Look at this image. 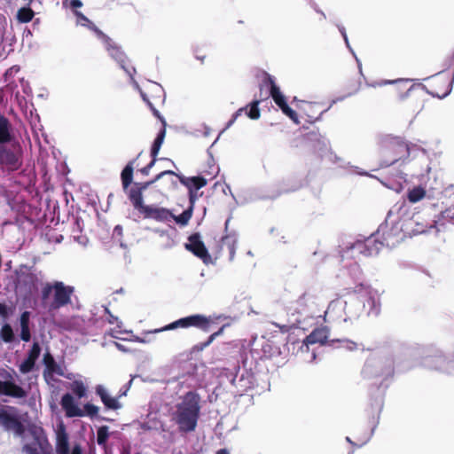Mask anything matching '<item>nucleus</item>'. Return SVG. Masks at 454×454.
<instances>
[{
    "mask_svg": "<svg viewBox=\"0 0 454 454\" xmlns=\"http://www.w3.org/2000/svg\"><path fill=\"white\" fill-rule=\"evenodd\" d=\"M404 209L405 202L393 206L387 212L385 221L369 237L364 240L348 242L341 247V258H355L356 254L375 256L384 247H395L406 237L405 230L409 228V224L403 223V221Z\"/></svg>",
    "mask_w": 454,
    "mask_h": 454,
    "instance_id": "f257e3e1",
    "label": "nucleus"
},
{
    "mask_svg": "<svg viewBox=\"0 0 454 454\" xmlns=\"http://www.w3.org/2000/svg\"><path fill=\"white\" fill-rule=\"evenodd\" d=\"M393 352L389 348H380L374 350L364 363L362 375L364 379L373 380L369 389L370 407L380 414L386 390L389 383L388 379L394 375Z\"/></svg>",
    "mask_w": 454,
    "mask_h": 454,
    "instance_id": "f03ea898",
    "label": "nucleus"
},
{
    "mask_svg": "<svg viewBox=\"0 0 454 454\" xmlns=\"http://www.w3.org/2000/svg\"><path fill=\"white\" fill-rule=\"evenodd\" d=\"M200 396L195 391H188L176 406L173 419L182 433L195 430L200 414Z\"/></svg>",
    "mask_w": 454,
    "mask_h": 454,
    "instance_id": "7ed1b4c3",
    "label": "nucleus"
},
{
    "mask_svg": "<svg viewBox=\"0 0 454 454\" xmlns=\"http://www.w3.org/2000/svg\"><path fill=\"white\" fill-rule=\"evenodd\" d=\"M142 152L138 153L136 159L129 160L121 172V181L124 192L128 196L131 204L136 202L144 201L143 192L147 190L153 184L163 178L165 176L176 175L173 170H164L159 173L150 181L146 182H135L133 183L134 176V165L137 160L141 156Z\"/></svg>",
    "mask_w": 454,
    "mask_h": 454,
    "instance_id": "20e7f679",
    "label": "nucleus"
},
{
    "mask_svg": "<svg viewBox=\"0 0 454 454\" xmlns=\"http://www.w3.org/2000/svg\"><path fill=\"white\" fill-rule=\"evenodd\" d=\"M23 165V149L18 139L0 144V166L8 172L19 170Z\"/></svg>",
    "mask_w": 454,
    "mask_h": 454,
    "instance_id": "39448f33",
    "label": "nucleus"
},
{
    "mask_svg": "<svg viewBox=\"0 0 454 454\" xmlns=\"http://www.w3.org/2000/svg\"><path fill=\"white\" fill-rule=\"evenodd\" d=\"M53 292V301L50 308L57 309L71 303V296L74 292V286H66L61 281H55L53 284L46 283L42 289V301H46Z\"/></svg>",
    "mask_w": 454,
    "mask_h": 454,
    "instance_id": "423d86ee",
    "label": "nucleus"
},
{
    "mask_svg": "<svg viewBox=\"0 0 454 454\" xmlns=\"http://www.w3.org/2000/svg\"><path fill=\"white\" fill-rule=\"evenodd\" d=\"M421 364L425 368L445 374L454 373V357L440 349H431L422 357Z\"/></svg>",
    "mask_w": 454,
    "mask_h": 454,
    "instance_id": "0eeeda50",
    "label": "nucleus"
},
{
    "mask_svg": "<svg viewBox=\"0 0 454 454\" xmlns=\"http://www.w3.org/2000/svg\"><path fill=\"white\" fill-rule=\"evenodd\" d=\"M197 327L204 332H208L210 327V320L204 315L193 314L184 317H181L163 327L157 328L147 332V333H158L165 331L175 330L176 328Z\"/></svg>",
    "mask_w": 454,
    "mask_h": 454,
    "instance_id": "6e6552de",
    "label": "nucleus"
},
{
    "mask_svg": "<svg viewBox=\"0 0 454 454\" xmlns=\"http://www.w3.org/2000/svg\"><path fill=\"white\" fill-rule=\"evenodd\" d=\"M313 304V297L307 293L301 295L289 308V310H293L292 317L293 320H290L291 325L289 327H301V324L307 317L311 315L310 306ZM284 328H287V325H283Z\"/></svg>",
    "mask_w": 454,
    "mask_h": 454,
    "instance_id": "1a4fd4ad",
    "label": "nucleus"
},
{
    "mask_svg": "<svg viewBox=\"0 0 454 454\" xmlns=\"http://www.w3.org/2000/svg\"><path fill=\"white\" fill-rule=\"evenodd\" d=\"M305 145L311 147L320 158H329L333 153L329 139L317 130H312L303 136Z\"/></svg>",
    "mask_w": 454,
    "mask_h": 454,
    "instance_id": "9d476101",
    "label": "nucleus"
},
{
    "mask_svg": "<svg viewBox=\"0 0 454 454\" xmlns=\"http://www.w3.org/2000/svg\"><path fill=\"white\" fill-rule=\"evenodd\" d=\"M132 206L146 219H153L157 222L166 223L172 220L173 217V213L166 207L145 205L144 201L136 202L132 204Z\"/></svg>",
    "mask_w": 454,
    "mask_h": 454,
    "instance_id": "9b49d317",
    "label": "nucleus"
},
{
    "mask_svg": "<svg viewBox=\"0 0 454 454\" xmlns=\"http://www.w3.org/2000/svg\"><path fill=\"white\" fill-rule=\"evenodd\" d=\"M403 223H408L409 228L405 230V236H412L422 233L430 232L432 229L434 227H430V225H434L433 221L430 223H423L419 221V215H416L413 213L409 212L407 206L405 205V209L403 211Z\"/></svg>",
    "mask_w": 454,
    "mask_h": 454,
    "instance_id": "f8f14e48",
    "label": "nucleus"
},
{
    "mask_svg": "<svg viewBox=\"0 0 454 454\" xmlns=\"http://www.w3.org/2000/svg\"><path fill=\"white\" fill-rule=\"evenodd\" d=\"M345 308L343 309L342 321L353 324L364 312V304L361 297L353 294L348 300H344Z\"/></svg>",
    "mask_w": 454,
    "mask_h": 454,
    "instance_id": "ddd939ff",
    "label": "nucleus"
},
{
    "mask_svg": "<svg viewBox=\"0 0 454 454\" xmlns=\"http://www.w3.org/2000/svg\"><path fill=\"white\" fill-rule=\"evenodd\" d=\"M184 247L201 259L204 263L207 264L211 262V256L199 232H194L189 236L188 242L184 244Z\"/></svg>",
    "mask_w": 454,
    "mask_h": 454,
    "instance_id": "4468645a",
    "label": "nucleus"
},
{
    "mask_svg": "<svg viewBox=\"0 0 454 454\" xmlns=\"http://www.w3.org/2000/svg\"><path fill=\"white\" fill-rule=\"evenodd\" d=\"M5 380H0V396H9L15 399H24L27 391L12 380L11 373L6 372Z\"/></svg>",
    "mask_w": 454,
    "mask_h": 454,
    "instance_id": "2eb2a0df",
    "label": "nucleus"
},
{
    "mask_svg": "<svg viewBox=\"0 0 454 454\" xmlns=\"http://www.w3.org/2000/svg\"><path fill=\"white\" fill-rule=\"evenodd\" d=\"M391 140H392L391 144L396 147V149H395V156L396 157L391 160H381L380 163V168H387L391 165H395V164L398 163L399 161L404 162L405 160L410 155L411 148H410V145L406 142H404L400 137H393V138H391Z\"/></svg>",
    "mask_w": 454,
    "mask_h": 454,
    "instance_id": "dca6fc26",
    "label": "nucleus"
},
{
    "mask_svg": "<svg viewBox=\"0 0 454 454\" xmlns=\"http://www.w3.org/2000/svg\"><path fill=\"white\" fill-rule=\"evenodd\" d=\"M362 300L364 304V312L367 317H377L380 314V297L376 290H369L366 298Z\"/></svg>",
    "mask_w": 454,
    "mask_h": 454,
    "instance_id": "f3484780",
    "label": "nucleus"
},
{
    "mask_svg": "<svg viewBox=\"0 0 454 454\" xmlns=\"http://www.w3.org/2000/svg\"><path fill=\"white\" fill-rule=\"evenodd\" d=\"M0 425L6 430L13 431L18 435H21L25 431L21 421L16 416L8 413L5 410L0 411Z\"/></svg>",
    "mask_w": 454,
    "mask_h": 454,
    "instance_id": "a211bd4d",
    "label": "nucleus"
},
{
    "mask_svg": "<svg viewBox=\"0 0 454 454\" xmlns=\"http://www.w3.org/2000/svg\"><path fill=\"white\" fill-rule=\"evenodd\" d=\"M263 82L268 86L269 95L272 98L275 104L282 108L287 104L286 96L281 92L280 88L276 84L275 78L270 74L266 73Z\"/></svg>",
    "mask_w": 454,
    "mask_h": 454,
    "instance_id": "6ab92c4d",
    "label": "nucleus"
},
{
    "mask_svg": "<svg viewBox=\"0 0 454 454\" xmlns=\"http://www.w3.org/2000/svg\"><path fill=\"white\" fill-rule=\"evenodd\" d=\"M433 223L434 225H430V227H434L436 232L443 231L447 223L454 225V204L451 203L445 209L442 210L440 214L434 217Z\"/></svg>",
    "mask_w": 454,
    "mask_h": 454,
    "instance_id": "aec40b11",
    "label": "nucleus"
},
{
    "mask_svg": "<svg viewBox=\"0 0 454 454\" xmlns=\"http://www.w3.org/2000/svg\"><path fill=\"white\" fill-rule=\"evenodd\" d=\"M43 362L45 366L43 371V377L45 379L52 377L53 374L71 379L69 376L65 374L62 367L56 363L54 357L50 352H46L43 355Z\"/></svg>",
    "mask_w": 454,
    "mask_h": 454,
    "instance_id": "412c9836",
    "label": "nucleus"
},
{
    "mask_svg": "<svg viewBox=\"0 0 454 454\" xmlns=\"http://www.w3.org/2000/svg\"><path fill=\"white\" fill-rule=\"evenodd\" d=\"M115 61L118 62L120 67L129 76L130 82L133 86L141 93L143 91L134 78L136 68L130 64L129 60L124 59L122 53L119 51V48L115 45Z\"/></svg>",
    "mask_w": 454,
    "mask_h": 454,
    "instance_id": "4be33fe9",
    "label": "nucleus"
},
{
    "mask_svg": "<svg viewBox=\"0 0 454 454\" xmlns=\"http://www.w3.org/2000/svg\"><path fill=\"white\" fill-rule=\"evenodd\" d=\"M60 404L66 412V416L68 418L82 417L84 415L83 411L78 407L74 397L68 393L62 396Z\"/></svg>",
    "mask_w": 454,
    "mask_h": 454,
    "instance_id": "5701e85b",
    "label": "nucleus"
},
{
    "mask_svg": "<svg viewBox=\"0 0 454 454\" xmlns=\"http://www.w3.org/2000/svg\"><path fill=\"white\" fill-rule=\"evenodd\" d=\"M179 182L187 187L188 190L199 191L200 188L207 185V181L202 176H194L186 177L182 174L176 173L175 175Z\"/></svg>",
    "mask_w": 454,
    "mask_h": 454,
    "instance_id": "b1692460",
    "label": "nucleus"
},
{
    "mask_svg": "<svg viewBox=\"0 0 454 454\" xmlns=\"http://www.w3.org/2000/svg\"><path fill=\"white\" fill-rule=\"evenodd\" d=\"M15 137L12 132V125L10 120L0 113V144L11 143Z\"/></svg>",
    "mask_w": 454,
    "mask_h": 454,
    "instance_id": "393cba45",
    "label": "nucleus"
},
{
    "mask_svg": "<svg viewBox=\"0 0 454 454\" xmlns=\"http://www.w3.org/2000/svg\"><path fill=\"white\" fill-rule=\"evenodd\" d=\"M344 308V300L340 298L333 300L329 303L327 309L325 311V316L333 320L342 321Z\"/></svg>",
    "mask_w": 454,
    "mask_h": 454,
    "instance_id": "a878e982",
    "label": "nucleus"
},
{
    "mask_svg": "<svg viewBox=\"0 0 454 454\" xmlns=\"http://www.w3.org/2000/svg\"><path fill=\"white\" fill-rule=\"evenodd\" d=\"M328 333L325 328L314 329L305 339L303 345L309 348V344L319 343L324 345L327 343Z\"/></svg>",
    "mask_w": 454,
    "mask_h": 454,
    "instance_id": "bb28decb",
    "label": "nucleus"
},
{
    "mask_svg": "<svg viewBox=\"0 0 454 454\" xmlns=\"http://www.w3.org/2000/svg\"><path fill=\"white\" fill-rule=\"evenodd\" d=\"M56 450L58 454H69L68 434L64 425L57 431Z\"/></svg>",
    "mask_w": 454,
    "mask_h": 454,
    "instance_id": "cd10ccee",
    "label": "nucleus"
},
{
    "mask_svg": "<svg viewBox=\"0 0 454 454\" xmlns=\"http://www.w3.org/2000/svg\"><path fill=\"white\" fill-rule=\"evenodd\" d=\"M328 160L334 164H338L339 167L341 168H354L356 173L359 176L375 177L373 175L370 174L369 172L363 170L358 167L351 165L350 162L345 161L342 158L336 155L333 152L330 153Z\"/></svg>",
    "mask_w": 454,
    "mask_h": 454,
    "instance_id": "c85d7f7f",
    "label": "nucleus"
},
{
    "mask_svg": "<svg viewBox=\"0 0 454 454\" xmlns=\"http://www.w3.org/2000/svg\"><path fill=\"white\" fill-rule=\"evenodd\" d=\"M380 414H378V413L375 411V410H371V419H370V423L372 425V429H371L370 434H369L367 436H365V437H364L363 439H361V440H360V441H361V442H360V443H356V442H353V441L351 440V438H350V437H348V436H347V437H346V441H347L348 443H350L351 445L356 446V447H362V446H364V444H366V443L370 441V439L372 438V435H373V434H374V430H375V428L377 427V426H378V424H379V421H380Z\"/></svg>",
    "mask_w": 454,
    "mask_h": 454,
    "instance_id": "c756f323",
    "label": "nucleus"
},
{
    "mask_svg": "<svg viewBox=\"0 0 454 454\" xmlns=\"http://www.w3.org/2000/svg\"><path fill=\"white\" fill-rule=\"evenodd\" d=\"M43 441L39 436H35L32 442L23 446L22 451L24 454H43Z\"/></svg>",
    "mask_w": 454,
    "mask_h": 454,
    "instance_id": "7c9ffc66",
    "label": "nucleus"
},
{
    "mask_svg": "<svg viewBox=\"0 0 454 454\" xmlns=\"http://www.w3.org/2000/svg\"><path fill=\"white\" fill-rule=\"evenodd\" d=\"M165 136L166 127L162 125L151 146L150 155L152 158L157 159V155L159 154L160 149L164 142Z\"/></svg>",
    "mask_w": 454,
    "mask_h": 454,
    "instance_id": "2f4dec72",
    "label": "nucleus"
},
{
    "mask_svg": "<svg viewBox=\"0 0 454 454\" xmlns=\"http://www.w3.org/2000/svg\"><path fill=\"white\" fill-rule=\"evenodd\" d=\"M233 370H234L233 372L231 371L229 373H226V377L229 380V381L231 382V384L232 386L239 385L241 387H247V386L246 381L248 382V380H247V378L245 377L244 373H242L240 375V377L239 378V380H238V374L240 371L239 366H234Z\"/></svg>",
    "mask_w": 454,
    "mask_h": 454,
    "instance_id": "473e14b6",
    "label": "nucleus"
},
{
    "mask_svg": "<svg viewBox=\"0 0 454 454\" xmlns=\"http://www.w3.org/2000/svg\"><path fill=\"white\" fill-rule=\"evenodd\" d=\"M427 192L421 185H416L409 188L407 191V200L411 203H416L426 197Z\"/></svg>",
    "mask_w": 454,
    "mask_h": 454,
    "instance_id": "72a5a7b5",
    "label": "nucleus"
},
{
    "mask_svg": "<svg viewBox=\"0 0 454 454\" xmlns=\"http://www.w3.org/2000/svg\"><path fill=\"white\" fill-rule=\"evenodd\" d=\"M328 345L333 348H343L347 350L352 351L357 348V344L350 340L334 339L328 342Z\"/></svg>",
    "mask_w": 454,
    "mask_h": 454,
    "instance_id": "f704fd0d",
    "label": "nucleus"
},
{
    "mask_svg": "<svg viewBox=\"0 0 454 454\" xmlns=\"http://www.w3.org/2000/svg\"><path fill=\"white\" fill-rule=\"evenodd\" d=\"M35 16L34 11L30 7H21L17 12V20L20 23L30 22Z\"/></svg>",
    "mask_w": 454,
    "mask_h": 454,
    "instance_id": "c9c22d12",
    "label": "nucleus"
},
{
    "mask_svg": "<svg viewBox=\"0 0 454 454\" xmlns=\"http://www.w3.org/2000/svg\"><path fill=\"white\" fill-rule=\"evenodd\" d=\"M192 213L193 209L187 207L178 215H175L173 214L172 220H174L180 226H185L192 218Z\"/></svg>",
    "mask_w": 454,
    "mask_h": 454,
    "instance_id": "e433bc0d",
    "label": "nucleus"
},
{
    "mask_svg": "<svg viewBox=\"0 0 454 454\" xmlns=\"http://www.w3.org/2000/svg\"><path fill=\"white\" fill-rule=\"evenodd\" d=\"M259 104L260 100L254 99L250 104H248L247 111L246 112V114L247 117H249L252 120H258L261 116V112L259 109Z\"/></svg>",
    "mask_w": 454,
    "mask_h": 454,
    "instance_id": "4c0bfd02",
    "label": "nucleus"
},
{
    "mask_svg": "<svg viewBox=\"0 0 454 454\" xmlns=\"http://www.w3.org/2000/svg\"><path fill=\"white\" fill-rule=\"evenodd\" d=\"M141 98H142L143 101H145L146 103V105L149 106V108L152 111L153 116H155L161 122V124L164 127H166L167 126V122H166L165 118L161 115V114L159 112V110H157L155 108L153 104L150 101V99L148 98L147 95L144 91H141Z\"/></svg>",
    "mask_w": 454,
    "mask_h": 454,
    "instance_id": "58836bf2",
    "label": "nucleus"
},
{
    "mask_svg": "<svg viewBox=\"0 0 454 454\" xmlns=\"http://www.w3.org/2000/svg\"><path fill=\"white\" fill-rule=\"evenodd\" d=\"M224 327H225V325H223L218 331H216L215 333H214L210 336H208V338L206 341L200 342V343L196 344L193 347V349L196 351H202L204 348L208 347L217 336H219L223 333Z\"/></svg>",
    "mask_w": 454,
    "mask_h": 454,
    "instance_id": "ea45409f",
    "label": "nucleus"
},
{
    "mask_svg": "<svg viewBox=\"0 0 454 454\" xmlns=\"http://www.w3.org/2000/svg\"><path fill=\"white\" fill-rule=\"evenodd\" d=\"M108 437V427L106 426L100 427L97 432V442L98 445L102 446L105 449L106 453H107L106 442Z\"/></svg>",
    "mask_w": 454,
    "mask_h": 454,
    "instance_id": "a19ab883",
    "label": "nucleus"
},
{
    "mask_svg": "<svg viewBox=\"0 0 454 454\" xmlns=\"http://www.w3.org/2000/svg\"><path fill=\"white\" fill-rule=\"evenodd\" d=\"M96 392L100 396L102 402L107 408L114 409V398L107 395L104 387L98 385L96 387Z\"/></svg>",
    "mask_w": 454,
    "mask_h": 454,
    "instance_id": "79ce46f5",
    "label": "nucleus"
},
{
    "mask_svg": "<svg viewBox=\"0 0 454 454\" xmlns=\"http://www.w3.org/2000/svg\"><path fill=\"white\" fill-rule=\"evenodd\" d=\"M1 337L4 342H12L14 339L13 331L9 324H5L1 329Z\"/></svg>",
    "mask_w": 454,
    "mask_h": 454,
    "instance_id": "37998d69",
    "label": "nucleus"
},
{
    "mask_svg": "<svg viewBox=\"0 0 454 454\" xmlns=\"http://www.w3.org/2000/svg\"><path fill=\"white\" fill-rule=\"evenodd\" d=\"M222 241L228 248H231V245H233V247H236L238 243V234L235 231L226 234L223 237Z\"/></svg>",
    "mask_w": 454,
    "mask_h": 454,
    "instance_id": "c03bdc74",
    "label": "nucleus"
},
{
    "mask_svg": "<svg viewBox=\"0 0 454 454\" xmlns=\"http://www.w3.org/2000/svg\"><path fill=\"white\" fill-rule=\"evenodd\" d=\"M349 275L355 282H357L361 279L362 271L360 266L356 263H351L348 269Z\"/></svg>",
    "mask_w": 454,
    "mask_h": 454,
    "instance_id": "a18cd8bd",
    "label": "nucleus"
},
{
    "mask_svg": "<svg viewBox=\"0 0 454 454\" xmlns=\"http://www.w3.org/2000/svg\"><path fill=\"white\" fill-rule=\"evenodd\" d=\"M35 364V361L27 357L20 365V372L23 374L30 372Z\"/></svg>",
    "mask_w": 454,
    "mask_h": 454,
    "instance_id": "49530a36",
    "label": "nucleus"
},
{
    "mask_svg": "<svg viewBox=\"0 0 454 454\" xmlns=\"http://www.w3.org/2000/svg\"><path fill=\"white\" fill-rule=\"evenodd\" d=\"M410 82H411L410 79L382 80L380 82H374V83L368 84V85L372 86V87H376V86H383V85H387V84L396 83V84H398L400 86L401 84L408 83Z\"/></svg>",
    "mask_w": 454,
    "mask_h": 454,
    "instance_id": "de8ad7c7",
    "label": "nucleus"
},
{
    "mask_svg": "<svg viewBox=\"0 0 454 454\" xmlns=\"http://www.w3.org/2000/svg\"><path fill=\"white\" fill-rule=\"evenodd\" d=\"M282 113L286 115L287 117H289L295 124H299V119H298V114H296V112L292 109L288 104L285 105L282 108H280Z\"/></svg>",
    "mask_w": 454,
    "mask_h": 454,
    "instance_id": "09e8293b",
    "label": "nucleus"
},
{
    "mask_svg": "<svg viewBox=\"0 0 454 454\" xmlns=\"http://www.w3.org/2000/svg\"><path fill=\"white\" fill-rule=\"evenodd\" d=\"M72 390L78 397H83L86 394V387L82 381H74L72 386Z\"/></svg>",
    "mask_w": 454,
    "mask_h": 454,
    "instance_id": "8fccbe9b",
    "label": "nucleus"
},
{
    "mask_svg": "<svg viewBox=\"0 0 454 454\" xmlns=\"http://www.w3.org/2000/svg\"><path fill=\"white\" fill-rule=\"evenodd\" d=\"M41 353V348L38 342H34L28 354L27 357L35 361L38 359Z\"/></svg>",
    "mask_w": 454,
    "mask_h": 454,
    "instance_id": "3c124183",
    "label": "nucleus"
},
{
    "mask_svg": "<svg viewBox=\"0 0 454 454\" xmlns=\"http://www.w3.org/2000/svg\"><path fill=\"white\" fill-rule=\"evenodd\" d=\"M351 95H353V93H348V95H345V96H342V97L337 98H335V99H333V100H332V102H331V104H330V106H329L328 108H326V109L323 110V111L319 114L318 117H317L315 120H309V122H311V123H313V122H315V121H317L321 120L322 115H323L325 112H327V111H328V109H329L333 105L336 104V103H337V102H339V101H342V100H344L347 97H349V96H351Z\"/></svg>",
    "mask_w": 454,
    "mask_h": 454,
    "instance_id": "603ef678",
    "label": "nucleus"
},
{
    "mask_svg": "<svg viewBox=\"0 0 454 454\" xmlns=\"http://www.w3.org/2000/svg\"><path fill=\"white\" fill-rule=\"evenodd\" d=\"M157 160H158V159L152 158L151 161L144 168L138 169V171L143 176H148L150 174L151 169L154 167Z\"/></svg>",
    "mask_w": 454,
    "mask_h": 454,
    "instance_id": "864d4df0",
    "label": "nucleus"
},
{
    "mask_svg": "<svg viewBox=\"0 0 454 454\" xmlns=\"http://www.w3.org/2000/svg\"><path fill=\"white\" fill-rule=\"evenodd\" d=\"M84 411H85V413L90 417H94L98 414V408L94 405V404H91V403H86L84 405Z\"/></svg>",
    "mask_w": 454,
    "mask_h": 454,
    "instance_id": "5fc2aeb1",
    "label": "nucleus"
},
{
    "mask_svg": "<svg viewBox=\"0 0 454 454\" xmlns=\"http://www.w3.org/2000/svg\"><path fill=\"white\" fill-rule=\"evenodd\" d=\"M189 191V207L192 209H194V205L196 200H198V191L188 190Z\"/></svg>",
    "mask_w": 454,
    "mask_h": 454,
    "instance_id": "6e6d98bb",
    "label": "nucleus"
},
{
    "mask_svg": "<svg viewBox=\"0 0 454 454\" xmlns=\"http://www.w3.org/2000/svg\"><path fill=\"white\" fill-rule=\"evenodd\" d=\"M21 332H20V338L24 341H29L31 339V333L29 326H20Z\"/></svg>",
    "mask_w": 454,
    "mask_h": 454,
    "instance_id": "4d7b16f0",
    "label": "nucleus"
},
{
    "mask_svg": "<svg viewBox=\"0 0 454 454\" xmlns=\"http://www.w3.org/2000/svg\"><path fill=\"white\" fill-rule=\"evenodd\" d=\"M30 313L24 311L20 316V326H29Z\"/></svg>",
    "mask_w": 454,
    "mask_h": 454,
    "instance_id": "13d9d810",
    "label": "nucleus"
},
{
    "mask_svg": "<svg viewBox=\"0 0 454 454\" xmlns=\"http://www.w3.org/2000/svg\"><path fill=\"white\" fill-rule=\"evenodd\" d=\"M133 382V378H131L120 390L119 397L124 396L127 395V392L131 387V384Z\"/></svg>",
    "mask_w": 454,
    "mask_h": 454,
    "instance_id": "bf43d9fd",
    "label": "nucleus"
},
{
    "mask_svg": "<svg viewBox=\"0 0 454 454\" xmlns=\"http://www.w3.org/2000/svg\"><path fill=\"white\" fill-rule=\"evenodd\" d=\"M236 121V119H234L233 116H231V118L228 121V122L226 123L224 129L221 131V133L218 135V137H216V139L214 141V143L211 145V147L217 142V140L219 139V137L220 135L225 131L226 129H230L233 124L234 122Z\"/></svg>",
    "mask_w": 454,
    "mask_h": 454,
    "instance_id": "052dcab7",
    "label": "nucleus"
},
{
    "mask_svg": "<svg viewBox=\"0 0 454 454\" xmlns=\"http://www.w3.org/2000/svg\"><path fill=\"white\" fill-rule=\"evenodd\" d=\"M345 44H346L347 48L348 49V51L355 57V59H356V60L357 62V65H358L359 71L362 74V64H361L360 60L358 59V58L356 56V53L354 52L353 49L351 48L349 41H345Z\"/></svg>",
    "mask_w": 454,
    "mask_h": 454,
    "instance_id": "680f3d73",
    "label": "nucleus"
},
{
    "mask_svg": "<svg viewBox=\"0 0 454 454\" xmlns=\"http://www.w3.org/2000/svg\"><path fill=\"white\" fill-rule=\"evenodd\" d=\"M95 31H96L97 35L106 42V49L109 51L110 47H111V45L109 43L110 38H108L100 30H98L97 28L95 29Z\"/></svg>",
    "mask_w": 454,
    "mask_h": 454,
    "instance_id": "e2e57ef3",
    "label": "nucleus"
},
{
    "mask_svg": "<svg viewBox=\"0 0 454 454\" xmlns=\"http://www.w3.org/2000/svg\"><path fill=\"white\" fill-rule=\"evenodd\" d=\"M125 333H130L131 338L129 339V340H134V341L140 342V343H147V342H149V340H145V338H141V337L133 335L132 334V331H129V332L125 331Z\"/></svg>",
    "mask_w": 454,
    "mask_h": 454,
    "instance_id": "0e129e2a",
    "label": "nucleus"
},
{
    "mask_svg": "<svg viewBox=\"0 0 454 454\" xmlns=\"http://www.w3.org/2000/svg\"><path fill=\"white\" fill-rule=\"evenodd\" d=\"M9 315L8 308L5 304L0 303V316L4 318H7Z\"/></svg>",
    "mask_w": 454,
    "mask_h": 454,
    "instance_id": "69168bd1",
    "label": "nucleus"
},
{
    "mask_svg": "<svg viewBox=\"0 0 454 454\" xmlns=\"http://www.w3.org/2000/svg\"><path fill=\"white\" fill-rule=\"evenodd\" d=\"M82 3L81 0H71L70 1V6L73 9L80 8V7H82Z\"/></svg>",
    "mask_w": 454,
    "mask_h": 454,
    "instance_id": "338daca9",
    "label": "nucleus"
},
{
    "mask_svg": "<svg viewBox=\"0 0 454 454\" xmlns=\"http://www.w3.org/2000/svg\"><path fill=\"white\" fill-rule=\"evenodd\" d=\"M71 454H82V450L80 445H74Z\"/></svg>",
    "mask_w": 454,
    "mask_h": 454,
    "instance_id": "774afa93",
    "label": "nucleus"
}]
</instances>
